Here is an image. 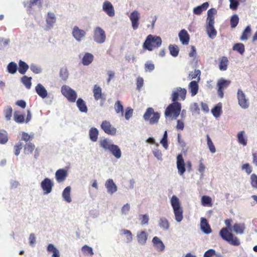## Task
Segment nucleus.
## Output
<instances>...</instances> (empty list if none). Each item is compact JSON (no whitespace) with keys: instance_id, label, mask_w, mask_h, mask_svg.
<instances>
[{"instance_id":"obj_1","label":"nucleus","mask_w":257,"mask_h":257,"mask_svg":"<svg viewBox=\"0 0 257 257\" xmlns=\"http://www.w3.org/2000/svg\"><path fill=\"white\" fill-rule=\"evenodd\" d=\"M224 222L227 227H223L220 230L219 232L220 236L223 239L226 240L231 245H239L240 244L239 239L230 231L232 220L231 219H227L225 220Z\"/></svg>"},{"instance_id":"obj_2","label":"nucleus","mask_w":257,"mask_h":257,"mask_svg":"<svg viewBox=\"0 0 257 257\" xmlns=\"http://www.w3.org/2000/svg\"><path fill=\"white\" fill-rule=\"evenodd\" d=\"M162 42V41L161 37L150 34L147 37L143 44V47L144 49L151 51L154 49L160 47Z\"/></svg>"},{"instance_id":"obj_3","label":"nucleus","mask_w":257,"mask_h":257,"mask_svg":"<svg viewBox=\"0 0 257 257\" xmlns=\"http://www.w3.org/2000/svg\"><path fill=\"white\" fill-rule=\"evenodd\" d=\"M171 204L173 208L176 221L181 222L183 218V210L181 206L180 201L178 197L173 195L171 199Z\"/></svg>"},{"instance_id":"obj_4","label":"nucleus","mask_w":257,"mask_h":257,"mask_svg":"<svg viewBox=\"0 0 257 257\" xmlns=\"http://www.w3.org/2000/svg\"><path fill=\"white\" fill-rule=\"evenodd\" d=\"M181 109V104L178 102H173L166 108L165 115L166 117L176 119L179 115Z\"/></svg>"},{"instance_id":"obj_5","label":"nucleus","mask_w":257,"mask_h":257,"mask_svg":"<svg viewBox=\"0 0 257 257\" xmlns=\"http://www.w3.org/2000/svg\"><path fill=\"white\" fill-rule=\"evenodd\" d=\"M160 117V114L158 112H155L152 107L148 108L143 115L145 120L149 121L151 124L157 123Z\"/></svg>"},{"instance_id":"obj_6","label":"nucleus","mask_w":257,"mask_h":257,"mask_svg":"<svg viewBox=\"0 0 257 257\" xmlns=\"http://www.w3.org/2000/svg\"><path fill=\"white\" fill-rule=\"evenodd\" d=\"M62 94L70 102H75L77 98V93L75 90L71 89L70 87L63 85L61 87Z\"/></svg>"},{"instance_id":"obj_7","label":"nucleus","mask_w":257,"mask_h":257,"mask_svg":"<svg viewBox=\"0 0 257 257\" xmlns=\"http://www.w3.org/2000/svg\"><path fill=\"white\" fill-rule=\"evenodd\" d=\"M93 38L97 43L102 44L104 43L106 40L105 31L101 28L96 27L93 30Z\"/></svg>"},{"instance_id":"obj_8","label":"nucleus","mask_w":257,"mask_h":257,"mask_svg":"<svg viewBox=\"0 0 257 257\" xmlns=\"http://www.w3.org/2000/svg\"><path fill=\"white\" fill-rule=\"evenodd\" d=\"M100 127L104 133L108 135L115 136L116 134V128L109 121H102Z\"/></svg>"},{"instance_id":"obj_9","label":"nucleus","mask_w":257,"mask_h":257,"mask_svg":"<svg viewBox=\"0 0 257 257\" xmlns=\"http://www.w3.org/2000/svg\"><path fill=\"white\" fill-rule=\"evenodd\" d=\"M187 91L185 88L178 87L173 91L172 94V100L173 102H177L179 97L181 100H184L186 98Z\"/></svg>"},{"instance_id":"obj_10","label":"nucleus","mask_w":257,"mask_h":257,"mask_svg":"<svg viewBox=\"0 0 257 257\" xmlns=\"http://www.w3.org/2000/svg\"><path fill=\"white\" fill-rule=\"evenodd\" d=\"M230 84V81L229 80H226L223 78L218 80L217 84L218 87L217 93L220 98L223 97V90L227 88Z\"/></svg>"},{"instance_id":"obj_11","label":"nucleus","mask_w":257,"mask_h":257,"mask_svg":"<svg viewBox=\"0 0 257 257\" xmlns=\"http://www.w3.org/2000/svg\"><path fill=\"white\" fill-rule=\"evenodd\" d=\"M53 186V182L48 178L44 179L41 183V186L45 194L50 193L51 192Z\"/></svg>"},{"instance_id":"obj_12","label":"nucleus","mask_w":257,"mask_h":257,"mask_svg":"<svg viewBox=\"0 0 257 257\" xmlns=\"http://www.w3.org/2000/svg\"><path fill=\"white\" fill-rule=\"evenodd\" d=\"M177 167L179 175H183L186 171L185 164L182 154L177 157Z\"/></svg>"},{"instance_id":"obj_13","label":"nucleus","mask_w":257,"mask_h":257,"mask_svg":"<svg viewBox=\"0 0 257 257\" xmlns=\"http://www.w3.org/2000/svg\"><path fill=\"white\" fill-rule=\"evenodd\" d=\"M103 11L109 17H112L115 15L114 8L111 3L108 1H105L102 5Z\"/></svg>"},{"instance_id":"obj_14","label":"nucleus","mask_w":257,"mask_h":257,"mask_svg":"<svg viewBox=\"0 0 257 257\" xmlns=\"http://www.w3.org/2000/svg\"><path fill=\"white\" fill-rule=\"evenodd\" d=\"M130 19L132 22V27L134 30L138 28L139 25L140 14L137 11H134L131 13Z\"/></svg>"},{"instance_id":"obj_15","label":"nucleus","mask_w":257,"mask_h":257,"mask_svg":"<svg viewBox=\"0 0 257 257\" xmlns=\"http://www.w3.org/2000/svg\"><path fill=\"white\" fill-rule=\"evenodd\" d=\"M93 96L95 100L101 99L104 101L106 99L105 95L102 92L101 88L97 85H95L93 89Z\"/></svg>"},{"instance_id":"obj_16","label":"nucleus","mask_w":257,"mask_h":257,"mask_svg":"<svg viewBox=\"0 0 257 257\" xmlns=\"http://www.w3.org/2000/svg\"><path fill=\"white\" fill-rule=\"evenodd\" d=\"M72 33L73 36L78 41H80L86 35V32L79 29L77 26L74 27Z\"/></svg>"},{"instance_id":"obj_17","label":"nucleus","mask_w":257,"mask_h":257,"mask_svg":"<svg viewBox=\"0 0 257 257\" xmlns=\"http://www.w3.org/2000/svg\"><path fill=\"white\" fill-rule=\"evenodd\" d=\"M237 98L238 103L242 108H246L248 107V102L245 98L244 93L239 89L237 92Z\"/></svg>"},{"instance_id":"obj_18","label":"nucleus","mask_w":257,"mask_h":257,"mask_svg":"<svg viewBox=\"0 0 257 257\" xmlns=\"http://www.w3.org/2000/svg\"><path fill=\"white\" fill-rule=\"evenodd\" d=\"M67 176V172L64 169L58 170L55 173V178L58 183L63 182Z\"/></svg>"},{"instance_id":"obj_19","label":"nucleus","mask_w":257,"mask_h":257,"mask_svg":"<svg viewBox=\"0 0 257 257\" xmlns=\"http://www.w3.org/2000/svg\"><path fill=\"white\" fill-rule=\"evenodd\" d=\"M180 41L183 45H188L190 40V36L186 30L183 29L179 33Z\"/></svg>"},{"instance_id":"obj_20","label":"nucleus","mask_w":257,"mask_h":257,"mask_svg":"<svg viewBox=\"0 0 257 257\" xmlns=\"http://www.w3.org/2000/svg\"><path fill=\"white\" fill-rule=\"evenodd\" d=\"M214 22H207L206 31L210 38H214L216 35L217 32L214 28Z\"/></svg>"},{"instance_id":"obj_21","label":"nucleus","mask_w":257,"mask_h":257,"mask_svg":"<svg viewBox=\"0 0 257 257\" xmlns=\"http://www.w3.org/2000/svg\"><path fill=\"white\" fill-rule=\"evenodd\" d=\"M107 192L110 194H113L117 190V187L112 179L107 180L105 184Z\"/></svg>"},{"instance_id":"obj_22","label":"nucleus","mask_w":257,"mask_h":257,"mask_svg":"<svg viewBox=\"0 0 257 257\" xmlns=\"http://www.w3.org/2000/svg\"><path fill=\"white\" fill-rule=\"evenodd\" d=\"M37 93L42 98H46L48 92L45 87L41 84H38L35 87Z\"/></svg>"},{"instance_id":"obj_23","label":"nucleus","mask_w":257,"mask_h":257,"mask_svg":"<svg viewBox=\"0 0 257 257\" xmlns=\"http://www.w3.org/2000/svg\"><path fill=\"white\" fill-rule=\"evenodd\" d=\"M201 228L202 230L206 234H209L211 232V229L208 224L207 220L204 218H201Z\"/></svg>"},{"instance_id":"obj_24","label":"nucleus","mask_w":257,"mask_h":257,"mask_svg":"<svg viewBox=\"0 0 257 257\" xmlns=\"http://www.w3.org/2000/svg\"><path fill=\"white\" fill-rule=\"evenodd\" d=\"M152 242L156 249L158 251H163L165 248V245L161 239L157 236H155Z\"/></svg>"},{"instance_id":"obj_25","label":"nucleus","mask_w":257,"mask_h":257,"mask_svg":"<svg viewBox=\"0 0 257 257\" xmlns=\"http://www.w3.org/2000/svg\"><path fill=\"white\" fill-rule=\"evenodd\" d=\"M94 59L93 55L90 53H85L82 59V63L83 65H88L92 63Z\"/></svg>"},{"instance_id":"obj_26","label":"nucleus","mask_w":257,"mask_h":257,"mask_svg":"<svg viewBox=\"0 0 257 257\" xmlns=\"http://www.w3.org/2000/svg\"><path fill=\"white\" fill-rule=\"evenodd\" d=\"M43 0H29L27 3L24 4V6L31 9L35 5H38L39 8L42 7Z\"/></svg>"},{"instance_id":"obj_27","label":"nucleus","mask_w":257,"mask_h":257,"mask_svg":"<svg viewBox=\"0 0 257 257\" xmlns=\"http://www.w3.org/2000/svg\"><path fill=\"white\" fill-rule=\"evenodd\" d=\"M109 151L116 159H119L121 156V152L120 149L118 146L113 145L111 146Z\"/></svg>"},{"instance_id":"obj_28","label":"nucleus","mask_w":257,"mask_h":257,"mask_svg":"<svg viewBox=\"0 0 257 257\" xmlns=\"http://www.w3.org/2000/svg\"><path fill=\"white\" fill-rule=\"evenodd\" d=\"M237 141L239 144L245 146L247 143V138L245 136V132L243 131L238 133L237 135Z\"/></svg>"},{"instance_id":"obj_29","label":"nucleus","mask_w":257,"mask_h":257,"mask_svg":"<svg viewBox=\"0 0 257 257\" xmlns=\"http://www.w3.org/2000/svg\"><path fill=\"white\" fill-rule=\"evenodd\" d=\"M46 21L47 27L49 28L52 27L54 23L56 22V17L54 14L51 12H49L47 14Z\"/></svg>"},{"instance_id":"obj_30","label":"nucleus","mask_w":257,"mask_h":257,"mask_svg":"<svg viewBox=\"0 0 257 257\" xmlns=\"http://www.w3.org/2000/svg\"><path fill=\"white\" fill-rule=\"evenodd\" d=\"M196 81H192L189 84V89L192 96H195L198 91V84Z\"/></svg>"},{"instance_id":"obj_31","label":"nucleus","mask_w":257,"mask_h":257,"mask_svg":"<svg viewBox=\"0 0 257 257\" xmlns=\"http://www.w3.org/2000/svg\"><path fill=\"white\" fill-rule=\"evenodd\" d=\"M245 229V224L242 223H235L233 225V229L234 232L236 234H242L244 233Z\"/></svg>"},{"instance_id":"obj_32","label":"nucleus","mask_w":257,"mask_h":257,"mask_svg":"<svg viewBox=\"0 0 257 257\" xmlns=\"http://www.w3.org/2000/svg\"><path fill=\"white\" fill-rule=\"evenodd\" d=\"M208 7L209 4L208 2L204 3L201 5L194 8L193 13L196 15H199L201 14L203 11L206 10Z\"/></svg>"},{"instance_id":"obj_33","label":"nucleus","mask_w":257,"mask_h":257,"mask_svg":"<svg viewBox=\"0 0 257 257\" xmlns=\"http://www.w3.org/2000/svg\"><path fill=\"white\" fill-rule=\"evenodd\" d=\"M35 149L34 144L31 142L27 143L24 147V153L25 155L32 154Z\"/></svg>"},{"instance_id":"obj_34","label":"nucleus","mask_w":257,"mask_h":257,"mask_svg":"<svg viewBox=\"0 0 257 257\" xmlns=\"http://www.w3.org/2000/svg\"><path fill=\"white\" fill-rule=\"evenodd\" d=\"M137 237L139 243L145 244L148 238V235L145 231H142L137 234Z\"/></svg>"},{"instance_id":"obj_35","label":"nucleus","mask_w":257,"mask_h":257,"mask_svg":"<svg viewBox=\"0 0 257 257\" xmlns=\"http://www.w3.org/2000/svg\"><path fill=\"white\" fill-rule=\"evenodd\" d=\"M77 106L79 110L82 112H87L88 109L85 101L81 98L77 99L76 101Z\"/></svg>"},{"instance_id":"obj_36","label":"nucleus","mask_w":257,"mask_h":257,"mask_svg":"<svg viewBox=\"0 0 257 257\" xmlns=\"http://www.w3.org/2000/svg\"><path fill=\"white\" fill-rule=\"evenodd\" d=\"M29 68V65L24 61L20 60L19 62V67L18 68L19 73L24 74Z\"/></svg>"},{"instance_id":"obj_37","label":"nucleus","mask_w":257,"mask_h":257,"mask_svg":"<svg viewBox=\"0 0 257 257\" xmlns=\"http://www.w3.org/2000/svg\"><path fill=\"white\" fill-rule=\"evenodd\" d=\"M228 58L225 56H223L220 58V63L219 65V69L221 71H225L227 70L228 65Z\"/></svg>"},{"instance_id":"obj_38","label":"nucleus","mask_w":257,"mask_h":257,"mask_svg":"<svg viewBox=\"0 0 257 257\" xmlns=\"http://www.w3.org/2000/svg\"><path fill=\"white\" fill-rule=\"evenodd\" d=\"M70 186H67L64 189L62 193V196L64 200L68 203L71 202V198L70 197Z\"/></svg>"},{"instance_id":"obj_39","label":"nucleus","mask_w":257,"mask_h":257,"mask_svg":"<svg viewBox=\"0 0 257 257\" xmlns=\"http://www.w3.org/2000/svg\"><path fill=\"white\" fill-rule=\"evenodd\" d=\"M47 251L52 252V257H60V253L58 249L53 244H49L47 246Z\"/></svg>"},{"instance_id":"obj_40","label":"nucleus","mask_w":257,"mask_h":257,"mask_svg":"<svg viewBox=\"0 0 257 257\" xmlns=\"http://www.w3.org/2000/svg\"><path fill=\"white\" fill-rule=\"evenodd\" d=\"M90 139L92 142H96L98 139V131L95 127H92L89 130Z\"/></svg>"},{"instance_id":"obj_41","label":"nucleus","mask_w":257,"mask_h":257,"mask_svg":"<svg viewBox=\"0 0 257 257\" xmlns=\"http://www.w3.org/2000/svg\"><path fill=\"white\" fill-rule=\"evenodd\" d=\"M170 54L174 57H177L179 53V48L176 45H170L168 47Z\"/></svg>"},{"instance_id":"obj_42","label":"nucleus","mask_w":257,"mask_h":257,"mask_svg":"<svg viewBox=\"0 0 257 257\" xmlns=\"http://www.w3.org/2000/svg\"><path fill=\"white\" fill-rule=\"evenodd\" d=\"M121 235L126 236V242H131L133 240V235L131 231L126 229H122L120 230Z\"/></svg>"},{"instance_id":"obj_43","label":"nucleus","mask_w":257,"mask_h":257,"mask_svg":"<svg viewBox=\"0 0 257 257\" xmlns=\"http://www.w3.org/2000/svg\"><path fill=\"white\" fill-rule=\"evenodd\" d=\"M8 141V134L4 130H0V144H5Z\"/></svg>"},{"instance_id":"obj_44","label":"nucleus","mask_w":257,"mask_h":257,"mask_svg":"<svg viewBox=\"0 0 257 257\" xmlns=\"http://www.w3.org/2000/svg\"><path fill=\"white\" fill-rule=\"evenodd\" d=\"M251 34V28L250 26H248L246 27L244 31L243 32L242 35L240 38V40L241 41H245L248 39Z\"/></svg>"},{"instance_id":"obj_45","label":"nucleus","mask_w":257,"mask_h":257,"mask_svg":"<svg viewBox=\"0 0 257 257\" xmlns=\"http://www.w3.org/2000/svg\"><path fill=\"white\" fill-rule=\"evenodd\" d=\"M216 13V10L212 8L209 9L207 12V22H214V15Z\"/></svg>"},{"instance_id":"obj_46","label":"nucleus","mask_w":257,"mask_h":257,"mask_svg":"<svg viewBox=\"0 0 257 257\" xmlns=\"http://www.w3.org/2000/svg\"><path fill=\"white\" fill-rule=\"evenodd\" d=\"M100 146L105 150H109L111 146L113 144L110 143L109 140L107 139L101 140L99 142Z\"/></svg>"},{"instance_id":"obj_47","label":"nucleus","mask_w":257,"mask_h":257,"mask_svg":"<svg viewBox=\"0 0 257 257\" xmlns=\"http://www.w3.org/2000/svg\"><path fill=\"white\" fill-rule=\"evenodd\" d=\"M14 119L17 123H22L25 121L24 115L21 114L19 111H15L14 114Z\"/></svg>"},{"instance_id":"obj_48","label":"nucleus","mask_w":257,"mask_h":257,"mask_svg":"<svg viewBox=\"0 0 257 257\" xmlns=\"http://www.w3.org/2000/svg\"><path fill=\"white\" fill-rule=\"evenodd\" d=\"M201 203L204 206H208L211 207L212 206V199L208 196L204 195L202 197Z\"/></svg>"},{"instance_id":"obj_49","label":"nucleus","mask_w":257,"mask_h":257,"mask_svg":"<svg viewBox=\"0 0 257 257\" xmlns=\"http://www.w3.org/2000/svg\"><path fill=\"white\" fill-rule=\"evenodd\" d=\"M32 77H28L26 75L24 76L21 78V81L23 84L26 86L27 89H30L32 85L31 83Z\"/></svg>"},{"instance_id":"obj_50","label":"nucleus","mask_w":257,"mask_h":257,"mask_svg":"<svg viewBox=\"0 0 257 257\" xmlns=\"http://www.w3.org/2000/svg\"><path fill=\"white\" fill-rule=\"evenodd\" d=\"M232 49L242 54L245 51L244 45L242 43H236L233 45Z\"/></svg>"},{"instance_id":"obj_51","label":"nucleus","mask_w":257,"mask_h":257,"mask_svg":"<svg viewBox=\"0 0 257 257\" xmlns=\"http://www.w3.org/2000/svg\"><path fill=\"white\" fill-rule=\"evenodd\" d=\"M114 109L116 112V113H121V115L123 116V106L121 103L120 101L117 100L116 102L114 104Z\"/></svg>"},{"instance_id":"obj_52","label":"nucleus","mask_w":257,"mask_h":257,"mask_svg":"<svg viewBox=\"0 0 257 257\" xmlns=\"http://www.w3.org/2000/svg\"><path fill=\"white\" fill-rule=\"evenodd\" d=\"M7 69L9 73L15 74L18 69L17 64L14 62H10L7 66Z\"/></svg>"},{"instance_id":"obj_53","label":"nucleus","mask_w":257,"mask_h":257,"mask_svg":"<svg viewBox=\"0 0 257 257\" xmlns=\"http://www.w3.org/2000/svg\"><path fill=\"white\" fill-rule=\"evenodd\" d=\"M159 224L160 227L165 230L168 229L170 226L168 220L164 217L160 218Z\"/></svg>"},{"instance_id":"obj_54","label":"nucleus","mask_w":257,"mask_h":257,"mask_svg":"<svg viewBox=\"0 0 257 257\" xmlns=\"http://www.w3.org/2000/svg\"><path fill=\"white\" fill-rule=\"evenodd\" d=\"M69 73L66 67H63L60 70V76L63 81H66L68 77Z\"/></svg>"},{"instance_id":"obj_55","label":"nucleus","mask_w":257,"mask_h":257,"mask_svg":"<svg viewBox=\"0 0 257 257\" xmlns=\"http://www.w3.org/2000/svg\"><path fill=\"white\" fill-rule=\"evenodd\" d=\"M81 250L85 255L89 254L90 256H92L94 254L92 248L87 245L83 246L81 248Z\"/></svg>"},{"instance_id":"obj_56","label":"nucleus","mask_w":257,"mask_h":257,"mask_svg":"<svg viewBox=\"0 0 257 257\" xmlns=\"http://www.w3.org/2000/svg\"><path fill=\"white\" fill-rule=\"evenodd\" d=\"M206 138H207V145H208V148H209L210 151L212 153H214L216 152V149H215V147L208 135H207Z\"/></svg>"},{"instance_id":"obj_57","label":"nucleus","mask_w":257,"mask_h":257,"mask_svg":"<svg viewBox=\"0 0 257 257\" xmlns=\"http://www.w3.org/2000/svg\"><path fill=\"white\" fill-rule=\"evenodd\" d=\"M201 71L199 69H195L194 71H192L189 74V76L191 79H195L197 78V81L199 82L200 79Z\"/></svg>"},{"instance_id":"obj_58","label":"nucleus","mask_w":257,"mask_h":257,"mask_svg":"<svg viewBox=\"0 0 257 257\" xmlns=\"http://www.w3.org/2000/svg\"><path fill=\"white\" fill-rule=\"evenodd\" d=\"M13 109L11 106H7L4 110L5 117L7 120H10L12 117Z\"/></svg>"},{"instance_id":"obj_59","label":"nucleus","mask_w":257,"mask_h":257,"mask_svg":"<svg viewBox=\"0 0 257 257\" xmlns=\"http://www.w3.org/2000/svg\"><path fill=\"white\" fill-rule=\"evenodd\" d=\"M239 22V18L237 15H234L230 19V26L232 28L236 27Z\"/></svg>"},{"instance_id":"obj_60","label":"nucleus","mask_w":257,"mask_h":257,"mask_svg":"<svg viewBox=\"0 0 257 257\" xmlns=\"http://www.w3.org/2000/svg\"><path fill=\"white\" fill-rule=\"evenodd\" d=\"M250 184L253 188L257 189V175L252 174L250 176Z\"/></svg>"},{"instance_id":"obj_61","label":"nucleus","mask_w":257,"mask_h":257,"mask_svg":"<svg viewBox=\"0 0 257 257\" xmlns=\"http://www.w3.org/2000/svg\"><path fill=\"white\" fill-rule=\"evenodd\" d=\"M221 109V106L216 105L211 110V112L215 117H217L220 115Z\"/></svg>"},{"instance_id":"obj_62","label":"nucleus","mask_w":257,"mask_h":257,"mask_svg":"<svg viewBox=\"0 0 257 257\" xmlns=\"http://www.w3.org/2000/svg\"><path fill=\"white\" fill-rule=\"evenodd\" d=\"M22 149V143L19 142L14 146L15 155L16 156H18L20 154Z\"/></svg>"},{"instance_id":"obj_63","label":"nucleus","mask_w":257,"mask_h":257,"mask_svg":"<svg viewBox=\"0 0 257 257\" xmlns=\"http://www.w3.org/2000/svg\"><path fill=\"white\" fill-rule=\"evenodd\" d=\"M133 109L130 107H128L126 109V111L124 114L125 118L126 120H128L133 115Z\"/></svg>"},{"instance_id":"obj_64","label":"nucleus","mask_w":257,"mask_h":257,"mask_svg":"<svg viewBox=\"0 0 257 257\" xmlns=\"http://www.w3.org/2000/svg\"><path fill=\"white\" fill-rule=\"evenodd\" d=\"M215 254V250L213 249H209L205 252L203 257H213Z\"/></svg>"}]
</instances>
